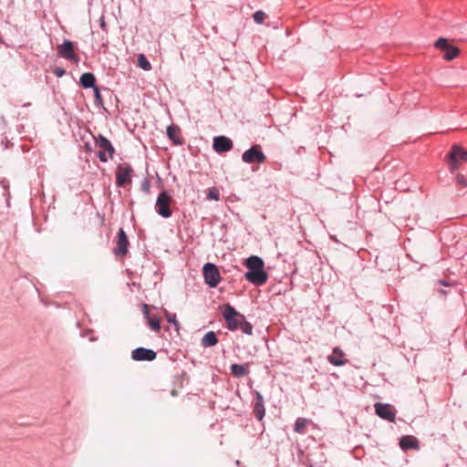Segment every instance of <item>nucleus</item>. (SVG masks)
Segmentation results:
<instances>
[{"label": "nucleus", "instance_id": "obj_14", "mask_svg": "<svg viewBox=\"0 0 467 467\" xmlns=\"http://www.w3.org/2000/svg\"><path fill=\"white\" fill-rule=\"evenodd\" d=\"M131 357L133 360L151 361L157 358V353L150 349H146L144 348H137L132 351Z\"/></svg>", "mask_w": 467, "mask_h": 467}, {"label": "nucleus", "instance_id": "obj_18", "mask_svg": "<svg viewBox=\"0 0 467 467\" xmlns=\"http://www.w3.org/2000/svg\"><path fill=\"white\" fill-rule=\"evenodd\" d=\"M217 343L218 338L216 334L213 331H209L208 333L204 334L203 337L202 338V346L203 347L216 346Z\"/></svg>", "mask_w": 467, "mask_h": 467}, {"label": "nucleus", "instance_id": "obj_15", "mask_svg": "<svg viewBox=\"0 0 467 467\" xmlns=\"http://www.w3.org/2000/svg\"><path fill=\"white\" fill-rule=\"evenodd\" d=\"M327 360L336 367H341L347 363L345 353L338 348L333 349L332 354L327 357Z\"/></svg>", "mask_w": 467, "mask_h": 467}, {"label": "nucleus", "instance_id": "obj_32", "mask_svg": "<svg viewBox=\"0 0 467 467\" xmlns=\"http://www.w3.org/2000/svg\"><path fill=\"white\" fill-rule=\"evenodd\" d=\"M95 97H97L98 99H100V93L98 88H94Z\"/></svg>", "mask_w": 467, "mask_h": 467}, {"label": "nucleus", "instance_id": "obj_3", "mask_svg": "<svg viewBox=\"0 0 467 467\" xmlns=\"http://www.w3.org/2000/svg\"><path fill=\"white\" fill-rule=\"evenodd\" d=\"M435 47L444 53L443 58L446 61H452L460 54V48L451 46L447 38H438Z\"/></svg>", "mask_w": 467, "mask_h": 467}, {"label": "nucleus", "instance_id": "obj_28", "mask_svg": "<svg viewBox=\"0 0 467 467\" xmlns=\"http://www.w3.org/2000/svg\"><path fill=\"white\" fill-rule=\"evenodd\" d=\"M254 21L257 24H262L263 21L265 19L266 16L263 11H257L254 14Z\"/></svg>", "mask_w": 467, "mask_h": 467}, {"label": "nucleus", "instance_id": "obj_22", "mask_svg": "<svg viewBox=\"0 0 467 467\" xmlns=\"http://www.w3.org/2000/svg\"><path fill=\"white\" fill-rule=\"evenodd\" d=\"M240 323L241 324H240V327H238V329L246 335H251L253 327L251 324H249L247 321H245L244 317H240Z\"/></svg>", "mask_w": 467, "mask_h": 467}, {"label": "nucleus", "instance_id": "obj_16", "mask_svg": "<svg viewBox=\"0 0 467 467\" xmlns=\"http://www.w3.org/2000/svg\"><path fill=\"white\" fill-rule=\"evenodd\" d=\"M400 445L403 450H418L419 441L416 437L411 435L403 436L400 439Z\"/></svg>", "mask_w": 467, "mask_h": 467}, {"label": "nucleus", "instance_id": "obj_9", "mask_svg": "<svg viewBox=\"0 0 467 467\" xmlns=\"http://www.w3.org/2000/svg\"><path fill=\"white\" fill-rule=\"evenodd\" d=\"M375 411L380 419L389 420L390 422L395 421L396 411H395L393 405L384 404V403H376Z\"/></svg>", "mask_w": 467, "mask_h": 467}, {"label": "nucleus", "instance_id": "obj_10", "mask_svg": "<svg viewBox=\"0 0 467 467\" xmlns=\"http://www.w3.org/2000/svg\"><path fill=\"white\" fill-rule=\"evenodd\" d=\"M132 168L130 165L123 164L117 167L116 183L119 187H124L130 182V174Z\"/></svg>", "mask_w": 467, "mask_h": 467}, {"label": "nucleus", "instance_id": "obj_19", "mask_svg": "<svg viewBox=\"0 0 467 467\" xmlns=\"http://www.w3.org/2000/svg\"><path fill=\"white\" fill-rule=\"evenodd\" d=\"M254 411L255 414V418L258 419V420H261L264 416V406L263 398L259 393L257 394V400H255Z\"/></svg>", "mask_w": 467, "mask_h": 467}, {"label": "nucleus", "instance_id": "obj_13", "mask_svg": "<svg viewBox=\"0 0 467 467\" xmlns=\"http://www.w3.org/2000/svg\"><path fill=\"white\" fill-rule=\"evenodd\" d=\"M57 53L61 57L67 60H76V55L74 52V45L72 42L66 40L64 44L57 46Z\"/></svg>", "mask_w": 467, "mask_h": 467}, {"label": "nucleus", "instance_id": "obj_11", "mask_svg": "<svg viewBox=\"0 0 467 467\" xmlns=\"http://www.w3.org/2000/svg\"><path fill=\"white\" fill-rule=\"evenodd\" d=\"M233 147H234L233 141L229 138H227L223 135L217 136V137L213 138V149L214 151H216L218 153L229 151L233 149Z\"/></svg>", "mask_w": 467, "mask_h": 467}, {"label": "nucleus", "instance_id": "obj_4", "mask_svg": "<svg viewBox=\"0 0 467 467\" xmlns=\"http://www.w3.org/2000/svg\"><path fill=\"white\" fill-rule=\"evenodd\" d=\"M95 143L98 144L100 150L98 152V156L102 162L108 161L109 158H112L115 149L112 147L111 142L105 138L103 135H99Z\"/></svg>", "mask_w": 467, "mask_h": 467}, {"label": "nucleus", "instance_id": "obj_17", "mask_svg": "<svg viewBox=\"0 0 467 467\" xmlns=\"http://www.w3.org/2000/svg\"><path fill=\"white\" fill-rule=\"evenodd\" d=\"M249 368H250V366L248 363L243 364V365L234 364V365H232V367H230V370H232V374H234V376L236 378H242V377H244L245 375H248Z\"/></svg>", "mask_w": 467, "mask_h": 467}, {"label": "nucleus", "instance_id": "obj_6", "mask_svg": "<svg viewBox=\"0 0 467 467\" xmlns=\"http://www.w3.org/2000/svg\"><path fill=\"white\" fill-rule=\"evenodd\" d=\"M242 159L244 162L249 164L254 162L263 163L266 161L265 154L263 153L259 144L254 145L250 150L244 152Z\"/></svg>", "mask_w": 467, "mask_h": 467}, {"label": "nucleus", "instance_id": "obj_2", "mask_svg": "<svg viewBox=\"0 0 467 467\" xmlns=\"http://www.w3.org/2000/svg\"><path fill=\"white\" fill-rule=\"evenodd\" d=\"M202 275L204 282L210 287H216L221 280L220 273L217 266L212 263H206L202 267Z\"/></svg>", "mask_w": 467, "mask_h": 467}, {"label": "nucleus", "instance_id": "obj_1", "mask_svg": "<svg viewBox=\"0 0 467 467\" xmlns=\"http://www.w3.org/2000/svg\"><path fill=\"white\" fill-rule=\"evenodd\" d=\"M244 265L248 270L244 278L254 285H262L266 283L268 275L264 270L263 260L257 255H251L246 258Z\"/></svg>", "mask_w": 467, "mask_h": 467}, {"label": "nucleus", "instance_id": "obj_30", "mask_svg": "<svg viewBox=\"0 0 467 467\" xmlns=\"http://www.w3.org/2000/svg\"><path fill=\"white\" fill-rule=\"evenodd\" d=\"M53 73H55V75L57 77H61L65 75L66 70L62 67H57L55 70H53Z\"/></svg>", "mask_w": 467, "mask_h": 467}, {"label": "nucleus", "instance_id": "obj_25", "mask_svg": "<svg viewBox=\"0 0 467 467\" xmlns=\"http://www.w3.org/2000/svg\"><path fill=\"white\" fill-rule=\"evenodd\" d=\"M146 320H148V324L151 330L156 332H159L161 330L159 318L150 317L149 318H146Z\"/></svg>", "mask_w": 467, "mask_h": 467}, {"label": "nucleus", "instance_id": "obj_27", "mask_svg": "<svg viewBox=\"0 0 467 467\" xmlns=\"http://www.w3.org/2000/svg\"><path fill=\"white\" fill-rule=\"evenodd\" d=\"M219 196H220V193H219V190L217 188H210L209 189V192L207 195V198L209 200L218 201Z\"/></svg>", "mask_w": 467, "mask_h": 467}, {"label": "nucleus", "instance_id": "obj_12", "mask_svg": "<svg viewBox=\"0 0 467 467\" xmlns=\"http://www.w3.org/2000/svg\"><path fill=\"white\" fill-rule=\"evenodd\" d=\"M129 241L123 229H119L117 236V247L114 250L116 256H125L128 252Z\"/></svg>", "mask_w": 467, "mask_h": 467}, {"label": "nucleus", "instance_id": "obj_20", "mask_svg": "<svg viewBox=\"0 0 467 467\" xmlns=\"http://www.w3.org/2000/svg\"><path fill=\"white\" fill-rule=\"evenodd\" d=\"M310 424V420L299 418L296 420L294 430L296 433L304 434L306 428Z\"/></svg>", "mask_w": 467, "mask_h": 467}, {"label": "nucleus", "instance_id": "obj_23", "mask_svg": "<svg viewBox=\"0 0 467 467\" xmlns=\"http://www.w3.org/2000/svg\"><path fill=\"white\" fill-rule=\"evenodd\" d=\"M178 132H179V129L177 127L169 126L167 128V136L169 137L170 140H171L176 144L180 143V140L177 137Z\"/></svg>", "mask_w": 467, "mask_h": 467}, {"label": "nucleus", "instance_id": "obj_31", "mask_svg": "<svg viewBox=\"0 0 467 467\" xmlns=\"http://www.w3.org/2000/svg\"><path fill=\"white\" fill-rule=\"evenodd\" d=\"M143 316L145 318H149L150 317V306L146 304L143 305Z\"/></svg>", "mask_w": 467, "mask_h": 467}, {"label": "nucleus", "instance_id": "obj_33", "mask_svg": "<svg viewBox=\"0 0 467 467\" xmlns=\"http://www.w3.org/2000/svg\"><path fill=\"white\" fill-rule=\"evenodd\" d=\"M100 26L104 29L105 28V23L104 20L101 18L100 20Z\"/></svg>", "mask_w": 467, "mask_h": 467}, {"label": "nucleus", "instance_id": "obj_29", "mask_svg": "<svg viewBox=\"0 0 467 467\" xmlns=\"http://www.w3.org/2000/svg\"><path fill=\"white\" fill-rule=\"evenodd\" d=\"M455 182H456V183L462 185V187H466L467 186V181L464 178V176L462 174H461V173L456 174Z\"/></svg>", "mask_w": 467, "mask_h": 467}, {"label": "nucleus", "instance_id": "obj_8", "mask_svg": "<svg viewBox=\"0 0 467 467\" xmlns=\"http://www.w3.org/2000/svg\"><path fill=\"white\" fill-rule=\"evenodd\" d=\"M171 196L166 192H161L157 199L156 209L158 213L164 218H169L171 214L170 209Z\"/></svg>", "mask_w": 467, "mask_h": 467}, {"label": "nucleus", "instance_id": "obj_7", "mask_svg": "<svg viewBox=\"0 0 467 467\" xmlns=\"http://www.w3.org/2000/svg\"><path fill=\"white\" fill-rule=\"evenodd\" d=\"M467 161V150L459 145H453L450 153V167L452 171L458 169Z\"/></svg>", "mask_w": 467, "mask_h": 467}, {"label": "nucleus", "instance_id": "obj_24", "mask_svg": "<svg viewBox=\"0 0 467 467\" xmlns=\"http://www.w3.org/2000/svg\"><path fill=\"white\" fill-rule=\"evenodd\" d=\"M139 66L140 68L149 71L151 69L150 62L145 57L143 54L139 56Z\"/></svg>", "mask_w": 467, "mask_h": 467}, {"label": "nucleus", "instance_id": "obj_5", "mask_svg": "<svg viewBox=\"0 0 467 467\" xmlns=\"http://www.w3.org/2000/svg\"><path fill=\"white\" fill-rule=\"evenodd\" d=\"M223 317L227 324V328L230 331H235L238 329V327L241 324L239 322V318L244 317V315H241L239 312H237L235 308L233 307L232 306L225 305L223 310Z\"/></svg>", "mask_w": 467, "mask_h": 467}, {"label": "nucleus", "instance_id": "obj_21", "mask_svg": "<svg viewBox=\"0 0 467 467\" xmlns=\"http://www.w3.org/2000/svg\"><path fill=\"white\" fill-rule=\"evenodd\" d=\"M80 82L85 88H95V77L91 73H84L81 76Z\"/></svg>", "mask_w": 467, "mask_h": 467}, {"label": "nucleus", "instance_id": "obj_26", "mask_svg": "<svg viewBox=\"0 0 467 467\" xmlns=\"http://www.w3.org/2000/svg\"><path fill=\"white\" fill-rule=\"evenodd\" d=\"M165 315H166V319H167L168 323L174 325L176 330H178L179 329V323L177 321L176 315L175 314H170L168 311H165Z\"/></svg>", "mask_w": 467, "mask_h": 467}]
</instances>
